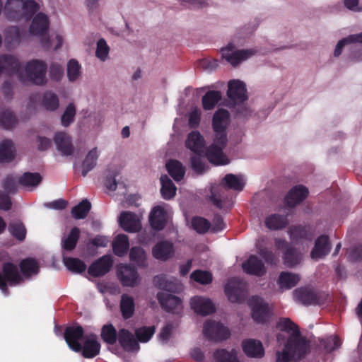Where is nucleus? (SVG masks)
Returning <instances> with one entry per match:
<instances>
[{"label": "nucleus", "instance_id": "57", "mask_svg": "<svg viewBox=\"0 0 362 362\" xmlns=\"http://www.w3.org/2000/svg\"><path fill=\"white\" fill-rule=\"evenodd\" d=\"M155 333V327H141L135 329V335L136 337V341L141 343H146L148 341Z\"/></svg>", "mask_w": 362, "mask_h": 362}, {"label": "nucleus", "instance_id": "2", "mask_svg": "<svg viewBox=\"0 0 362 362\" xmlns=\"http://www.w3.org/2000/svg\"><path fill=\"white\" fill-rule=\"evenodd\" d=\"M221 185L223 188H212L209 196L210 201L219 209H222L228 201L226 191L229 189L238 192L242 191L245 183L238 176L230 173L226 175L221 181Z\"/></svg>", "mask_w": 362, "mask_h": 362}, {"label": "nucleus", "instance_id": "46", "mask_svg": "<svg viewBox=\"0 0 362 362\" xmlns=\"http://www.w3.org/2000/svg\"><path fill=\"white\" fill-rule=\"evenodd\" d=\"M8 231L16 239L23 241L26 237L27 230L22 221H13L8 225Z\"/></svg>", "mask_w": 362, "mask_h": 362}, {"label": "nucleus", "instance_id": "51", "mask_svg": "<svg viewBox=\"0 0 362 362\" xmlns=\"http://www.w3.org/2000/svg\"><path fill=\"white\" fill-rule=\"evenodd\" d=\"M91 209V204L88 199H83L71 209V214L76 219L85 218Z\"/></svg>", "mask_w": 362, "mask_h": 362}, {"label": "nucleus", "instance_id": "49", "mask_svg": "<svg viewBox=\"0 0 362 362\" xmlns=\"http://www.w3.org/2000/svg\"><path fill=\"white\" fill-rule=\"evenodd\" d=\"M64 263L69 271L77 274L85 272L87 267L84 262L76 257H64Z\"/></svg>", "mask_w": 362, "mask_h": 362}, {"label": "nucleus", "instance_id": "54", "mask_svg": "<svg viewBox=\"0 0 362 362\" xmlns=\"http://www.w3.org/2000/svg\"><path fill=\"white\" fill-rule=\"evenodd\" d=\"M0 124L4 129H11L18 124V119L12 111L6 110L0 114Z\"/></svg>", "mask_w": 362, "mask_h": 362}, {"label": "nucleus", "instance_id": "50", "mask_svg": "<svg viewBox=\"0 0 362 362\" xmlns=\"http://www.w3.org/2000/svg\"><path fill=\"white\" fill-rule=\"evenodd\" d=\"M42 181V177L38 173H25L18 180V183L24 187H35Z\"/></svg>", "mask_w": 362, "mask_h": 362}, {"label": "nucleus", "instance_id": "16", "mask_svg": "<svg viewBox=\"0 0 362 362\" xmlns=\"http://www.w3.org/2000/svg\"><path fill=\"white\" fill-rule=\"evenodd\" d=\"M227 95L234 103H243L248 99L245 83L240 80L228 82Z\"/></svg>", "mask_w": 362, "mask_h": 362}, {"label": "nucleus", "instance_id": "15", "mask_svg": "<svg viewBox=\"0 0 362 362\" xmlns=\"http://www.w3.org/2000/svg\"><path fill=\"white\" fill-rule=\"evenodd\" d=\"M113 264L110 255H105L92 262L88 269V273L93 277H100L108 273Z\"/></svg>", "mask_w": 362, "mask_h": 362}, {"label": "nucleus", "instance_id": "14", "mask_svg": "<svg viewBox=\"0 0 362 362\" xmlns=\"http://www.w3.org/2000/svg\"><path fill=\"white\" fill-rule=\"evenodd\" d=\"M117 274L121 284L124 286L134 287L139 283L137 270L129 264L118 265Z\"/></svg>", "mask_w": 362, "mask_h": 362}, {"label": "nucleus", "instance_id": "26", "mask_svg": "<svg viewBox=\"0 0 362 362\" xmlns=\"http://www.w3.org/2000/svg\"><path fill=\"white\" fill-rule=\"evenodd\" d=\"M149 223L152 228L156 231L164 229L167 223V214L165 209L160 206L153 207L149 215Z\"/></svg>", "mask_w": 362, "mask_h": 362}, {"label": "nucleus", "instance_id": "47", "mask_svg": "<svg viewBox=\"0 0 362 362\" xmlns=\"http://www.w3.org/2000/svg\"><path fill=\"white\" fill-rule=\"evenodd\" d=\"M129 259L140 267H146V255L141 247H132L129 251Z\"/></svg>", "mask_w": 362, "mask_h": 362}, {"label": "nucleus", "instance_id": "3", "mask_svg": "<svg viewBox=\"0 0 362 362\" xmlns=\"http://www.w3.org/2000/svg\"><path fill=\"white\" fill-rule=\"evenodd\" d=\"M47 65L45 62L33 59L27 62L25 72L27 80L37 86H44L47 82L46 76Z\"/></svg>", "mask_w": 362, "mask_h": 362}, {"label": "nucleus", "instance_id": "45", "mask_svg": "<svg viewBox=\"0 0 362 362\" xmlns=\"http://www.w3.org/2000/svg\"><path fill=\"white\" fill-rule=\"evenodd\" d=\"M98 158V153L97 148H93L88 153L82 163V176L86 177L88 173L95 167Z\"/></svg>", "mask_w": 362, "mask_h": 362}, {"label": "nucleus", "instance_id": "58", "mask_svg": "<svg viewBox=\"0 0 362 362\" xmlns=\"http://www.w3.org/2000/svg\"><path fill=\"white\" fill-rule=\"evenodd\" d=\"M192 226L198 233L205 234L210 229L211 224L203 217L195 216L192 219Z\"/></svg>", "mask_w": 362, "mask_h": 362}, {"label": "nucleus", "instance_id": "56", "mask_svg": "<svg viewBox=\"0 0 362 362\" xmlns=\"http://www.w3.org/2000/svg\"><path fill=\"white\" fill-rule=\"evenodd\" d=\"M276 327L281 331L287 333L292 332L290 336H293L298 332L300 333L298 327L288 317L281 318L276 324Z\"/></svg>", "mask_w": 362, "mask_h": 362}, {"label": "nucleus", "instance_id": "48", "mask_svg": "<svg viewBox=\"0 0 362 362\" xmlns=\"http://www.w3.org/2000/svg\"><path fill=\"white\" fill-rule=\"evenodd\" d=\"M100 335L104 342L110 345L115 344L118 338V333L112 324L103 326Z\"/></svg>", "mask_w": 362, "mask_h": 362}, {"label": "nucleus", "instance_id": "17", "mask_svg": "<svg viewBox=\"0 0 362 362\" xmlns=\"http://www.w3.org/2000/svg\"><path fill=\"white\" fill-rule=\"evenodd\" d=\"M1 65L2 66V71L8 76L18 75L19 78L21 79V68L22 64L18 59L12 54H1L0 55Z\"/></svg>", "mask_w": 362, "mask_h": 362}, {"label": "nucleus", "instance_id": "33", "mask_svg": "<svg viewBox=\"0 0 362 362\" xmlns=\"http://www.w3.org/2000/svg\"><path fill=\"white\" fill-rule=\"evenodd\" d=\"M290 238L292 241L298 243L302 240H310L312 232L308 226H293L289 228Z\"/></svg>", "mask_w": 362, "mask_h": 362}, {"label": "nucleus", "instance_id": "63", "mask_svg": "<svg viewBox=\"0 0 362 362\" xmlns=\"http://www.w3.org/2000/svg\"><path fill=\"white\" fill-rule=\"evenodd\" d=\"M63 66L56 62H52L49 67V78L56 82H59L64 76Z\"/></svg>", "mask_w": 362, "mask_h": 362}, {"label": "nucleus", "instance_id": "64", "mask_svg": "<svg viewBox=\"0 0 362 362\" xmlns=\"http://www.w3.org/2000/svg\"><path fill=\"white\" fill-rule=\"evenodd\" d=\"M258 254L264 259L265 262L270 265H276L277 258L275 254L265 247L260 246L257 247Z\"/></svg>", "mask_w": 362, "mask_h": 362}, {"label": "nucleus", "instance_id": "35", "mask_svg": "<svg viewBox=\"0 0 362 362\" xmlns=\"http://www.w3.org/2000/svg\"><path fill=\"white\" fill-rule=\"evenodd\" d=\"M129 248L128 236L125 234H118L112 242V250L118 257L124 256Z\"/></svg>", "mask_w": 362, "mask_h": 362}, {"label": "nucleus", "instance_id": "59", "mask_svg": "<svg viewBox=\"0 0 362 362\" xmlns=\"http://www.w3.org/2000/svg\"><path fill=\"white\" fill-rule=\"evenodd\" d=\"M5 41L10 46H15L21 41V33L19 28L16 26L8 27L5 33Z\"/></svg>", "mask_w": 362, "mask_h": 362}, {"label": "nucleus", "instance_id": "5", "mask_svg": "<svg viewBox=\"0 0 362 362\" xmlns=\"http://www.w3.org/2000/svg\"><path fill=\"white\" fill-rule=\"evenodd\" d=\"M247 304L251 309L252 317L255 322L263 324L269 320L270 308L269 304L262 298L252 296L248 299Z\"/></svg>", "mask_w": 362, "mask_h": 362}, {"label": "nucleus", "instance_id": "52", "mask_svg": "<svg viewBox=\"0 0 362 362\" xmlns=\"http://www.w3.org/2000/svg\"><path fill=\"white\" fill-rule=\"evenodd\" d=\"M42 105L47 110H56L59 105L58 96L51 91L45 92L43 95Z\"/></svg>", "mask_w": 362, "mask_h": 362}, {"label": "nucleus", "instance_id": "18", "mask_svg": "<svg viewBox=\"0 0 362 362\" xmlns=\"http://www.w3.org/2000/svg\"><path fill=\"white\" fill-rule=\"evenodd\" d=\"M157 299L161 308L168 313H177L182 308L181 299L171 293L163 291L157 293Z\"/></svg>", "mask_w": 362, "mask_h": 362}, {"label": "nucleus", "instance_id": "22", "mask_svg": "<svg viewBox=\"0 0 362 362\" xmlns=\"http://www.w3.org/2000/svg\"><path fill=\"white\" fill-rule=\"evenodd\" d=\"M101 345L95 334L84 339L79 353L85 358H93L100 354Z\"/></svg>", "mask_w": 362, "mask_h": 362}, {"label": "nucleus", "instance_id": "11", "mask_svg": "<svg viewBox=\"0 0 362 362\" xmlns=\"http://www.w3.org/2000/svg\"><path fill=\"white\" fill-rule=\"evenodd\" d=\"M203 332L209 340L215 341L226 340L230 335L228 327L214 320H208L204 323Z\"/></svg>", "mask_w": 362, "mask_h": 362}, {"label": "nucleus", "instance_id": "25", "mask_svg": "<svg viewBox=\"0 0 362 362\" xmlns=\"http://www.w3.org/2000/svg\"><path fill=\"white\" fill-rule=\"evenodd\" d=\"M191 307L196 313L203 316L211 315L216 310L210 299L201 296H195L191 299Z\"/></svg>", "mask_w": 362, "mask_h": 362}, {"label": "nucleus", "instance_id": "13", "mask_svg": "<svg viewBox=\"0 0 362 362\" xmlns=\"http://www.w3.org/2000/svg\"><path fill=\"white\" fill-rule=\"evenodd\" d=\"M234 47L233 43H228L226 47L221 49L222 57L233 66L239 64L242 61L247 59L254 54L252 49L233 51Z\"/></svg>", "mask_w": 362, "mask_h": 362}, {"label": "nucleus", "instance_id": "21", "mask_svg": "<svg viewBox=\"0 0 362 362\" xmlns=\"http://www.w3.org/2000/svg\"><path fill=\"white\" fill-rule=\"evenodd\" d=\"M120 227L128 233H136L141 229V224L137 216L131 211H122L119 216Z\"/></svg>", "mask_w": 362, "mask_h": 362}, {"label": "nucleus", "instance_id": "28", "mask_svg": "<svg viewBox=\"0 0 362 362\" xmlns=\"http://www.w3.org/2000/svg\"><path fill=\"white\" fill-rule=\"evenodd\" d=\"M120 346L127 351H138L140 348L138 341L134 335L127 329H120L117 338Z\"/></svg>", "mask_w": 362, "mask_h": 362}, {"label": "nucleus", "instance_id": "27", "mask_svg": "<svg viewBox=\"0 0 362 362\" xmlns=\"http://www.w3.org/2000/svg\"><path fill=\"white\" fill-rule=\"evenodd\" d=\"M330 248L329 237L322 235L316 239L315 245L310 252V257L312 259L317 260L328 255Z\"/></svg>", "mask_w": 362, "mask_h": 362}, {"label": "nucleus", "instance_id": "6", "mask_svg": "<svg viewBox=\"0 0 362 362\" xmlns=\"http://www.w3.org/2000/svg\"><path fill=\"white\" fill-rule=\"evenodd\" d=\"M49 25V21L47 16L43 13H39L34 17L30 26L31 34L42 36L41 45L46 49L51 48V41L49 37L45 35L48 30Z\"/></svg>", "mask_w": 362, "mask_h": 362}, {"label": "nucleus", "instance_id": "24", "mask_svg": "<svg viewBox=\"0 0 362 362\" xmlns=\"http://www.w3.org/2000/svg\"><path fill=\"white\" fill-rule=\"evenodd\" d=\"M308 195V189L303 185H297L290 189L285 197V204L294 207L302 202Z\"/></svg>", "mask_w": 362, "mask_h": 362}, {"label": "nucleus", "instance_id": "19", "mask_svg": "<svg viewBox=\"0 0 362 362\" xmlns=\"http://www.w3.org/2000/svg\"><path fill=\"white\" fill-rule=\"evenodd\" d=\"M11 4H16L17 8H21V18L30 20L40 9V6L34 0H7L6 8L9 9Z\"/></svg>", "mask_w": 362, "mask_h": 362}, {"label": "nucleus", "instance_id": "23", "mask_svg": "<svg viewBox=\"0 0 362 362\" xmlns=\"http://www.w3.org/2000/svg\"><path fill=\"white\" fill-rule=\"evenodd\" d=\"M153 257L160 261H167L174 255L173 244L168 240L158 242L152 248Z\"/></svg>", "mask_w": 362, "mask_h": 362}, {"label": "nucleus", "instance_id": "10", "mask_svg": "<svg viewBox=\"0 0 362 362\" xmlns=\"http://www.w3.org/2000/svg\"><path fill=\"white\" fill-rule=\"evenodd\" d=\"M230 115L228 110L220 108L216 110L212 119V128L214 138L216 139H228L226 129L229 123Z\"/></svg>", "mask_w": 362, "mask_h": 362}, {"label": "nucleus", "instance_id": "41", "mask_svg": "<svg viewBox=\"0 0 362 362\" xmlns=\"http://www.w3.org/2000/svg\"><path fill=\"white\" fill-rule=\"evenodd\" d=\"M15 158V148L11 140L6 139L0 144V163H10Z\"/></svg>", "mask_w": 362, "mask_h": 362}, {"label": "nucleus", "instance_id": "29", "mask_svg": "<svg viewBox=\"0 0 362 362\" xmlns=\"http://www.w3.org/2000/svg\"><path fill=\"white\" fill-rule=\"evenodd\" d=\"M54 141L57 149L62 156H71L74 152V146L71 137L65 132H57L54 135Z\"/></svg>", "mask_w": 362, "mask_h": 362}, {"label": "nucleus", "instance_id": "43", "mask_svg": "<svg viewBox=\"0 0 362 362\" xmlns=\"http://www.w3.org/2000/svg\"><path fill=\"white\" fill-rule=\"evenodd\" d=\"M80 237V229L74 227L71 229L68 236L62 241V248L68 252L74 250Z\"/></svg>", "mask_w": 362, "mask_h": 362}, {"label": "nucleus", "instance_id": "42", "mask_svg": "<svg viewBox=\"0 0 362 362\" xmlns=\"http://www.w3.org/2000/svg\"><path fill=\"white\" fill-rule=\"evenodd\" d=\"M221 93L218 90L207 91L202 99V107L205 110H211L221 100Z\"/></svg>", "mask_w": 362, "mask_h": 362}, {"label": "nucleus", "instance_id": "9", "mask_svg": "<svg viewBox=\"0 0 362 362\" xmlns=\"http://www.w3.org/2000/svg\"><path fill=\"white\" fill-rule=\"evenodd\" d=\"M246 283L238 278H232L228 280L225 286V293L231 303H241L246 297Z\"/></svg>", "mask_w": 362, "mask_h": 362}, {"label": "nucleus", "instance_id": "20", "mask_svg": "<svg viewBox=\"0 0 362 362\" xmlns=\"http://www.w3.org/2000/svg\"><path fill=\"white\" fill-rule=\"evenodd\" d=\"M243 270L247 274L262 276L267 273L263 262L256 255H252L242 264Z\"/></svg>", "mask_w": 362, "mask_h": 362}, {"label": "nucleus", "instance_id": "60", "mask_svg": "<svg viewBox=\"0 0 362 362\" xmlns=\"http://www.w3.org/2000/svg\"><path fill=\"white\" fill-rule=\"evenodd\" d=\"M76 113V107L74 103H69L66 107L61 117V123L63 127H67L74 121Z\"/></svg>", "mask_w": 362, "mask_h": 362}, {"label": "nucleus", "instance_id": "38", "mask_svg": "<svg viewBox=\"0 0 362 362\" xmlns=\"http://www.w3.org/2000/svg\"><path fill=\"white\" fill-rule=\"evenodd\" d=\"M160 193L164 199H173L176 194L177 188L167 175H162L160 178Z\"/></svg>", "mask_w": 362, "mask_h": 362}, {"label": "nucleus", "instance_id": "7", "mask_svg": "<svg viewBox=\"0 0 362 362\" xmlns=\"http://www.w3.org/2000/svg\"><path fill=\"white\" fill-rule=\"evenodd\" d=\"M228 139H216L214 138V143L205 151V156L208 160L216 165H223L229 163V160L223 153V149L227 144Z\"/></svg>", "mask_w": 362, "mask_h": 362}, {"label": "nucleus", "instance_id": "34", "mask_svg": "<svg viewBox=\"0 0 362 362\" xmlns=\"http://www.w3.org/2000/svg\"><path fill=\"white\" fill-rule=\"evenodd\" d=\"M165 168L169 175L175 182L182 180L185 175V168L177 160H169L165 164Z\"/></svg>", "mask_w": 362, "mask_h": 362}, {"label": "nucleus", "instance_id": "62", "mask_svg": "<svg viewBox=\"0 0 362 362\" xmlns=\"http://www.w3.org/2000/svg\"><path fill=\"white\" fill-rule=\"evenodd\" d=\"M204 153H194L190 158L191 167L197 173H202L205 170Z\"/></svg>", "mask_w": 362, "mask_h": 362}, {"label": "nucleus", "instance_id": "1", "mask_svg": "<svg viewBox=\"0 0 362 362\" xmlns=\"http://www.w3.org/2000/svg\"><path fill=\"white\" fill-rule=\"evenodd\" d=\"M309 343L298 332L289 336L282 351L276 352V362L298 361L308 353Z\"/></svg>", "mask_w": 362, "mask_h": 362}, {"label": "nucleus", "instance_id": "39", "mask_svg": "<svg viewBox=\"0 0 362 362\" xmlns=\"http://www.w3.org/2000/svg\"><path fill=\"white\" fill-rule=\"evenodd\" d=\"M288 223L287 216L274 214L265 219V226L270 230H276L284 228Z\"/></svg>", "mask_w": 362, "mask_h": 362}, {"label": "nucleus", "instance_id": "4", "mask_svg": "<svg viewBox=\"0 0 362 362\" xmlns=\"http://www.w3.org/2000/svg\"><path fill=\"white\" fill-rule=\"evenodd\" d=\"M23 281L17 267L12 262H4L0 272V289L4 294H8V286H16Z\"/></svg>", "mask_w": 362, "mask_h": 362}, {"label": "nucleus", "instance_id": "61", "mask_svg": "<svg viewBox=\"0 0 362 362\" xmlns=\"http://www.w3.org/2000/svg\"><path fill=\"white\" fill-rule=\"evenodd\" d=\"M190 278L201 284L206 285L212 281L211 272L202 270H195L190 274Z\"/></svg>", "mask_w": 362, "mask_h": 362}, {"label": "nucleus", "instance_id": "36", "mask_svg": "<svg viewBox=\"0 0 362 362\" xmlns=\"http://www.w3.org/2000/svg\"><path fill=\"white\" fill-rule=\"evenodd\" d=\"M300 276L290 272H281L277 283L281 288L291 289L300 281Z\"/></svg>", "mask_w": 362, "mask_h": 362}, {"label": "nucleus", "instance_id": "8", "mask_svg": "<svg viewBox=\"0 0 362 362\" xmlns=\"http://www.w3.org/2000/svg\"><path fill=\"white\" fill-rule=\"evenodd\" d=\"M293 295L297 300L304 305H322L327 298V295L322 292H316L308 287H301L296 289Z\"/></svg>", "mask_w": 362, "mask_h": 362}, {"label": "nucleus", "instance_id": "31", "mask_svg": "<svg viewBox=\"0 0 362 362\" xmlns=\"http://www.w3.org/2000/svg\"><path fill=\"white\" fill-rule=\"evenodd\" d=\"M303 259L302 253L296 247L289 246L283 255L284 264L286 267L293 268L298 265Z\"/></svg>", "mask_w": 362, "mask_h": 362}, {"label": "nucleus", "instance_id": "30", "mask_svg": "<svg viewBox=\"0 0 362 362\" xmlns=\"http://www.w3.org/2000/svg\"><path fill=\"white\" fill-rule=\"evenodd\" d=\"M244 353L249 357L261 358L264 354V350L261 341L255 339H246L242 343Z\"/></svg>", "mask_w": 362, "mask_h": 362}, {"label": "nucleus", "instance_id": "12", "mask_svg": "<svg viewBox=\"0 0 362 362\" xmlns=\"http://www.w3.org/2000/svg\"><path fill=\"white\" fill-rule=\"evenodd\" d=\"M64 337L71 350L76 353L80 352L81 349L80 341L86 339L84 337V329L81 325L67 327L64 330Z\"/></svg>", "mask_w": 362, "mask_h": 362}, {"label": "nucleus", "instance_id": "40", "mask_svg": "<svg viewBox=\"0 0 362 362\" xmlns=\"http://www.w3.org/2000/svg\"><path fill=\"white\" fill-rule=\"evenodd\" d=\"M19 267L22 275L25 278H30L39 272V265L37 262L33 258H25L23 259Z\"/></svg>", "mask_w": 362, "mask_h": 362}, {"label": "nucleus", "instance_id": "44", "mask_svg": "<svg viewBox=\"0 0 362 362\" xmlns=\"http://www.w3.org/2000/svg\"><path fill=\"white\" fill-rule=\"evenodd\" d=\"M214 358L216 362H239L238 353L234 349L231 351L225 349H217L214 353Z\"/></svg>", "mask_w": 362, "mask_h": 362}, {"label": "nucleus", "instance_id": "55", "mask_svg": "<svg viewBox=\"0 0 362 362\" xmlns=\"http://www.w3.org/2000/svg\"><path fill=\"white\" fill-rule=\"evenodd\" d=\"M153 282L157 288L163 291L175 292L177 289L176 284L168 281L164 275L156 276Z\"/></svg>", "mask_w": 362, "mask_h": 362}, {"label": "nucleus", "instance_id": "53", "mask_svg": "<svg viewBox=\"0 0 362 362\" xmlns=\"http://www.w3.org/2000/svg\"><path fill=\"white\" fill-rule=\"evenodd\" d=\"M67 77L69 81H76L81 74V66L75 59H71L67 64Z\"/></svg>", "mask_w": 362, "mask_h": 362}, {"label": "nucleus", "instance_id": "37", "mask_svg": "<svg viewBox=\"0 0 362 362\" xmlns=\"http://www.w3.org/2000/svg\"><path fill=\"white\" fill-rule=\"evenodd\" d=\"M119 308L122 316L124 320L131 318L134 315L135 311L134 298L126 293L122 294L121 296Z\"/></svg>", "mask_w": 362, "mask_h": 362}, {"label": "nucleus", "instance_id": "32", "mask_svg": "<svg viewBox=\"0 0 362 362\" xmlns=\"http://www.w3.org/2000/svg\"><path fill=\"white\" fill-rule=\"evenodd\" d=\"M185 145L194 153H204V139L197 131H193L188 134Z\"/></svg>", "mask_w": 362, "mask_h": 362}]
</instances>
